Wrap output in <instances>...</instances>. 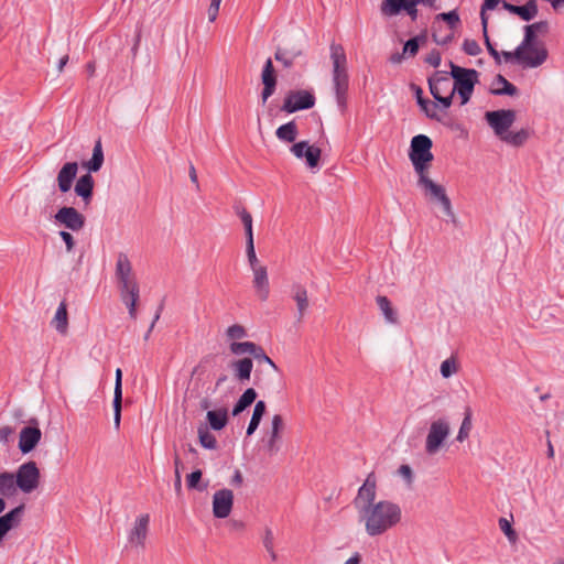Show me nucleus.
Here are the masks:
<instances>
[{
    "label": "nucleus",
    "instance_id": "obj_44",
    "mask_svg": "<svg viewBox=\"0 0 564 564\" xmlns=\"http://www.w3.org/2000/svg\"><path fill=\"white\" fill-rule=\"evenodd\" d=\"M473 424H471V411L470 409H466L465 416L463 419L462 425L459 427L458 434L456 436V440L458 442H464L466 438H468L469 433L471 431Z\"/></svg>",
    "mask_w": 564,
    "mask_h": 564
},
{
    "label": "nucleus",
    "instance_id": "obj_21",
    "mask_svg": "<svg viewBox=\"0 0 564 564\" xmlns=\"http://www.w3.org/2000/svg\"><path fill=\"white\" fill-rule=\"evenodd\" d=\"M253 273V288L256 290L257 296L261 301H267L270 294V286H269V279H268V271L264 265L257 267L252 269Z\"/></svg>",
    "mask_w": 564,
    "mask_h": 564
},
{
    "label": "nucleus",
    "instance_id": "obj_51",
    "mask_svg": "<svg viewBox=\"0 0 564 564\" xmlns=\"http://www.w3.org/2000/svg\"><path fill=\"white\" fill-rule=\"evenodd\" d=\"M246 251H247V258H248V262L251 267V270L257 267H262L257 258V254H256L254 240H251L250 242H246Z\"/></svg>",
    "mask_w": 564,
    "mask_h": 564
},
{
    "label": "nucleus",
    "instance_id": "obj_39",
    "mask_svg": "<svg viewBox=\"0 0 564 564\" xmlns=\"http://www.w3.org/2000/svg\"><path fill=\"white\" fill-rule=\"evenodd\" d=\"M199 444L206 449H216L217 448V440L216 437L208 431L206 426H199L197 430Z\"/></svg>",
    "mask_w": 564,
    "mask_h": 564
},
{
    "label": "nucleus",
    "instance_id": "obj_10",
    "mask_svg": "<svg viewBox=\"0 0 564 564\" xmlns=\"http://www.w3.org/2000/svg\"><path fill=\"white\" fill-rule=\"evenodd\" d=\"M15 486L23 492L30 494L37 488L40 484V470L35 462L22 464L15 475Z\"/></svg>",
    "mask_w": 564,
    "mask_h": 564
},
{
    "label": "nucleus",
    "instance_id": "obj_64",
    "mask_svg": "<svg viewBox=\"0 0 564 564\" xmlns=\"http://www.w3.org/2000/svg\"><path fill=\"white\" fill-rule=\"evenodd\" d=\"M221 0H212L210 6L208 8V19L210 22H214L218 15L219 7Z\"/></svg>",
    "mask_w": 564,
    "mask_h": 564
},
{
    "label": "nucleus",
    "instance_id": "obj_7",
    "mask_svg": "<svg viewBox=\"0 0 564 564\" xmlns=\"http://www.w3.org/2000/svg\"><path fill=\"white\" fill-rule=\"evenodd\" d=\"M115 275L121 294L140 292L139 283L133 273L131 261L126 253L120 252L116 261Z\"/></svg>",
    "mask_w": 564,
    "mask_h": 564
},
{
    "label": "nucleus",
    "instance_id": "obj_31",
    "mask_svg": "<svg viewBox=\"0 0 564 564\" xmlns=\"http://www.w3.org/2000/svg\"><path fill=\"white\" fill-rule=\"evenodd\" d=\"M422 95H423V90L420 87H415L416 101H417L419 106L421 107L422 111H424V113L429 118L440 120V117L437 113V110H438L437 104L423 98Z\"/></svg>",
    "mask_w": 564,
    "mask_h": 564
},
{
    "label": "nucleus",
    "instance_id": "obj_22",
    "mask_svg": "<svg viewBox=\"0 0 564 564\" xmlns=\"http://www.w3.org/2000/svg\"><path fill=\"white\" fill-rule=\"evenodd\" d=\"M502 8L508 12L520 17L523 21H531L538 14L536 0H529L524 6H514L502 1Z\"/></svg>",
    "mask_w": 564,
    "mask_h": 564
},
{
    "label": "nucleus",
    "instance_id": "obj_19",
    "mask_svg": "<svg viewBox=\"0 0 564 564\" xmlns=\"http://www.w3.org/2000/svg\"><path fill=\"white\" fill-rule=\"evenodd\" d=\"M42 432L37 426H25L21 430L19 436V449L23 454L33 451L41 441Z\"/></svg>",
    "mask_w": 564,
    "mask_h": 564
},
{
    "label": "nucleus",
    "instance_id": "obj_63",
    "mask_svg": "<svg viewBox=\"0 0 564 564\" xmlns=\"http://www.w3.org/2000/svg\"><path fill=\"white\" fill-rule=\"evenodd\" d=\"M59 237L65 242L66 251L72 252L75 247V240L74 237L68 231H59Z\"/></svg>",
    "mask_w": 564,
    "mask_h": 564
},
{
    "label": "nucleus",
    "instance_id": "obj_50",
    "mask_svg": "<svg viewBox=\"0 0 564 564\" xmlns=\"http://www.w3.org/2000/svg\"><path fill=\"white\" fill-rule=\"evenodd\" d=\"M253 358L258 360L259 362H265L268 364L273 370L278 371V366L275 362L265 354L264 349L257 345L254 348V351L252 354Z\"/></svg>",
    "mask_w": 564,
    "mask_h": 564
},
{
    "label": "nucleus",
    "instance_id": "obj_8",
    "mask_svg": "<svg viewBox=\"0 0 564 564\" xmlns=\"http://www.w3.org/2000/svg\"><path fill=\"white\" fill-rule=\"evenodd\" d=\"M451 433L449 423L445 419H438L431 423L426 440L425 452L429 455H435L442 447Z\"/></svg>",
    "mask_w": 564,
    "mask_h": 564
},
{
    "label": "nucleus",
    "instance_id": "obj_16",
    "mask_svg": "<svg viewBox=\"0 0 564 564\" xmlns=\"http://www.w3.org/2000/svg\"><path fill=\"white\" fill-rule=\"evenodd\" d=\"M291 152L297 158H305L308 167L314 169L318 165L322 151L321 149L310 145L307 141H300L294 143Z\"/></svg>",
    "mask_w": 564,
    "mask_h": 564
},
{
    "label": "nucleus",
    "instance_id": "obj_32",
    "mask_svg": "<svg viewBox=\"0 0 564 564\" xmlns=\"http://www.w3.org/2000/svg\"><path fill=\"white\" fill-rule=\"evenodd\" d=\"M299 134L297 126L294 121L286 122L282 126H280L276 131L275 135L280 141L283 142H294L296 137Z\"/></svg>",
    "mask_w": 564,
    "mask_h": 564
},
{
    "label": "nucleus",
    "instance_id": "obj_58",
    "mask_svg": "<svg viewBox=\"0 0 564 564\" xmlns=\"http://www.w3.org/2000/svg\"><path fill=\"white\" fill-rule=\"evenodd\" d=\"M202 479V470L197 469L187 475L186 484L189 489L198 488V482Z\"/></svg>",
    "mask_w": 564,
    "mask_h": 564
},
{
    "label": "nucleus",
    "instance_id": "obj_36",
    "mask_svg": "<svg viewBox=\"0 0 564 564\" xmlns=\"http://www.w3.org/2000/svg\"><path fill=\"white\" fill-rule=\"evenodd\" d=\"M405 4V0H382L380 12L386 18L398 15Z\"/></svg>",
    "mask_w": 564,
    "mask_h": 564
},
{
    "label": "nucleus",
    "instance_id": "obj_46",
    "mask_svg": "<svg viewBox=\"0 0 564 564\" xmlns=\"http://www.w3.org/2000/svg\"><path fill=\"white\" fill-rule=\"evenodd\" d=\"M425 40H426L425 35H419V36L412 37L409 41H406L404 44V47H403V55H409V56L416 55L419 47H420V43L425 42Z\"/></svg>",
    "mask_w": 564,
    "mask_h": 564
},
{
    "label": "nucleus",
    "instance_id": "obj_49",
    "mask_svg": "<svg viewBox=\"0 0 564 564\" xmlns=\"http://www.w3.org/2000/svg\"><path fill=\"white\" fill-rule=\"evenodd\" d=\"M435 20L436 21H438V20L445 21L449 26V31H453L458 25V23L460 21L459 15L456 12V10L440 13L436 15Z\"/></svg>",
    "mask_w": 564,
    "mask_h": 564
},
{
    "label": "nucleus",
    "instance_id": "obj_11",
    "mask_svg": "<svg viewBox=\"0 0 564 564\" xmlns=\"http://www.w3.org/2000/svg\"><path fill=\"white\" fill-rule=\"evenodd\" d=\"M315 96L308 90H290L283 101L281 110L286 113H293L300 110L313 108Z\"/></svg>",
    "mask_w": 564,
    "mask_h": 564
},
{
    "label": "nucleus",
    "instance_id": "obj_17",
    "mask_svg": "<svg viewBox=\"0 0 564 564\" xmlns=\"http://www.w3.org/2000/svg\"><path fill=\"white\" fill-rule=\"evenodd\" d=\"M261 80L263 84L261 99L262 104L264 105L267 100L274 94L276 87V75L271 58H268L263 65Z\"/></svg>",
    "mask_w": 564,
    "mask_h": 564
},
{
    "label": "nucleus",
    "instance_id": "obj_38",
    "mask_svg": "<svg viewBox=\"0 0 564 564\" xmlns=\"http://www.w3.org/2000/svg\"><path fill=\"white\" fill-rule=\"evenodd\" d=\"M17 486L14 475L10 473H0V495L11 496L15 492Z\"/></svg>",
    "mask_w": 564,
    "mask_h": 564
},
{
    "label": "nucleus",
    "instance_id": "obj_41",
    "mask_svg": "<svg viewBox=\"0 0 564 564\" xmlns=\"http://www.w3.org/2000/svg\"><path fill=\"white\" fill-rule=\"evenodd\" d=\"M257 344L252 341H232L229 345V350L231 354L240 356L245 354H249L252 356Z\"/></svg>",
    "mask_w": 564,
    "mask_h": 564
},
{
    "label": "nucleus",
    "instance_id": "obj_28",
    "mask_svg": "<svg viewBox=\"0 0 564 564\" xmlns=\"http://www.w3.org/2000/svg\"><path fill=\"white\" fill-rule=\"evenodd\" d=\"M490 93L496 96H516L518 94V88L502 75H497L492 82Z\"/></svg>",
    "mask_w": 564,
    "mask_h": 564
},
{
    "label": "nucleus",
    "instance_id": "obj_61",
    "mask_svg": "<svg viewBox=\"0 0 564 564\" xmlns=\"http://www.w3.org/2000/svg\"><path fill=\"white\" fill-rule=\"evenodd\" d=\"M274 58L275 61L282 63L286 68H290L294 62V58L286 56V53L280 48L275 52Z\"/></svg>",
    "mask_w": 564,
    "mask_h": 564
},
{
    "label": "nucleus",
    "instance_id": "obj_26",
    "mask_svg": "<svg viewBox=\"0 0 564 564\" xmlns=\"http://www.w3.org/2000/svg\"><path fill=\"white\" fill-rule=\"evenodd\" d=\"M230 368L232 369L235 377L240 382H246L250 380L251 372L253 369V362L250 358H241L238 360H234L230 364Z\"/></svg>",
    "mask_w": 564,
    "mask_h": 564
},
{
    "label": "nucleus",
    "instance_id": "obj_34",
    "mask_svg": "<svg viewBox=\"0 0 564 564\" xmlns=\"http://www.w3.org/2000/svg\"><path fill=\"white\" fill-rule=\"evenodd\" d=\"M376 302L383 314L386 321L390 324L398 323V314L391 305L390 300L384 295H379L376 299Z\"/></svg>",
    "mask_w": 564,
    "mask_h": 564
},
{
    "label": "nucleus",
    "instance_id": "obj_33",
    "mask_svg": "<svg viewBox=\"0 0 564 564\" xmlns=\"http://www.w3.org/2000/svg\"><path fill=\"white\" fill-rule=\"evenodd\" d=\"M104 163V152L100 139L96 141L93 150V156L88 162L83 165L88 169L89 172H98Z\"/></svg>",
    "mask_w": 564,
    "mask_h": 564
},
{
    "label": "nucleus",
    "instance_id": "obj_2",
    "mask_svg": "<svg viewBox=\"0 0 564 564\" xmlns=\"http://www.w3.org/2000/svg\"><path fill=\"white\" fill-rule=\"evenodd\" d=\"M546 31L547 23L544 21L524 26V37L520 44L524 45L521 58V66L523 68H535L546 61L547 51L536 39L538 33H544Z\"/></svg>",
    "mask_w": 564,
    "mask_h": 564
},
{
    "label": "nucleus",
    "instance_id": "obj_54",
    "mask_svg": "<svg viewBox=\"0 0 564 564\" xmlns=\"http://www.w3.org/2000/svg\"><path fill=\"white\" fill-rule=\"evenodd\" d=\"M499 528L509 539V541L514 542L517 540V533L512 529L511 523L506 518L499 519Z\"/></svg>",
    "mask_w": 564,
    "mask_h": 564
},
{
    "label": "nucleus",
    "instance_id": "obj_6",
    "mask_svg": "<svg viewBox=\"0 0 564 564\" xmlns=\"http://www.w3.org/2000/svg\"><path fill=\"white\" fill-rule=\"evenodd\" d=\"M432 140L425 134H417L412 138L409 158L417 175L426 173L430 163L433 161Z\"/></svg>",
    "mask_w": 564,
    "mask_h": 564
},
{
    "label": "nucleus",
    "instance_id": "obj_30",
    "mask_svg": "<svg viewBox=\"0 0 564 564\" xmlns=\"http://www.w3.org/2000/svg\"><path fill=\"white\" fill-rule=\"evenodd\" d=\"M52 325L55 327V329L62 334L65 335L67 333L68 328V315H67V305L66 302L63 301L59 303L55 316L52 321Z\"/></svg>",
    "mask_w": 564,
    "mask_h": 564
},
{
    "label": "nucleus",
    "instance_id": "obj_60",
    "mask_svg": "<svg viewBox=\"0 0 564 564\" xmlns=\"http://www.w3.org/2000/svg\"><path fill=\"white\" fill-rule=\"evenodd\" d=\"M441 61V53L437 50H432L425 57V63L435 68L440 66Z\"/></svg>",
    "mask_w": 564,
    "mask_h": 564
},
{
    "label": "nucleus",
    "instance_id": "obj_42",
    "mask_svg": "<svg viewBox=\"0 0 564 564\" xmlns=\"http://www.w3.org/2000/svg\"><path fill=\"white\" fill-rule=\"evenodd\" d=\"M237 214L245 227L246 242H250L253 240L252 216L246 208L237 209Z\"/></svg>",
    "mask_w": 564,
    "mask_h": 564
},
{
    "label": "nucleus",
    "instance_id": "obj_62",
    "mask_svg": "<svg viewBox=\"0 0 564 564\" xmlns=\"http://www.w3.org/2000/svg\"><path fill=\"white\" fill-rule=\"evenodd\" d=\"M262 542L267 551H271V549L274 546V536L270 528H265Z\"/></svg>",
    "mask_w": 564,
    "mask_h": 564
},
{
    "label": "nucleus",
    "instance_id": "obj_4",
    "mask_svg": "<svg viewBox=\"0 0 564 564\" xmlns=\"http://www.w3.org/2000/svg\"><path fill=\"white\" fill-rule=\"evenodd\" d=\"M417 185L422 189L424 196L433 204H440L443 213L453 223L456 221V216L452 207L449 197L443 185L432 181L426 173L419 175Z\"/></svg>",
    "mask_w": 564,
    "mask_h": 564
},
{
    "label": "nucleus",
    "instance_id": "obj_37",
    "mask_svg": "<svg viewBox=\"0 0 564 564\" xmlns=\"http://www.w3.org/2000/svg\"><path fill=\"white\" fill-rule=\"evenodd\" d=\"M265 410H267V405H265L264 401H258L256 403L251 420H250L248 429H247V435H252L256 432V430L259 427V424L262 420V416L265 413Z\"/></svg>",
    "mask_w": 564,
    "mask_h": 564
},
{
    "label": "nucleus",
    "instance_id": "obj_15",
    "mask_svg": "<svg viewBox=\"0 0 564 564\" xmlns=\"http://www.w3.org/2000/svg\"><path fill=\"white\" fill-rule=\"evenodd\" d=\"M234 494L229 489H220L213 496V513L216 518H227L232 509Z\"/></svg>",
    "mask_w": 564,
    "mask_h": 564
},
{
    "label": "nucleus",
    "instance_id": "obj_52",
    "mask_svg": "<svg viewBox=\"0 0 564 564\" xmlns=\"http://www.w3.org/2000/svg\"><path fill=\"white\" fill-rule=\"evenodd\" d=\"M432 36H433V40L438 44V45H445L447 43H449L453 37H454V32L453 31H449L448 33L444 34L441 33L440 30L436 29L435 24L433 25V33H432Z\"/></svg>",
    "mask_w": 564,
    "mask_h": 564
},
{
    "label": "nucleus",
    "instance_id": "obj_48",
    "mask_svg": "<svg viewBox=\"0 0 564 564\" xmlns=\"http://www.w3.org/2000/svg\"><path fill=\"white\" fill-rule=\"evenodd\" d=\"M500 0H484V3L481 4L480 9V20L482 25V33H486V29L488 26V17L486 14V11L494 10Z\"/></svg>",
    "mask_w": 564,
    "mask_h": 564
},
{
    "label": "nucleus",
    "instance_id": "obj_1",
    "mask_svg": "<svg viewBox=\"0 0 564 564\" xmlns=\"http://www.w3.org/2000/svg\"><path fill=\"white\" fill-rule=\"evenodd\" d=\"M369 536L382 535L402 520L400 505L391 500H379L358 517Z\"/></svg>",
    "mask_w": 564,
    "mask_h": 564
},
{
    "label": "nucleus",
    "instance_id": "obj_40",
    "mask_svg": "<svg viewBox=\"0 0 564 564\" xmlns=\"http://www.w3.org/2000/svg\"><path fill=\"white\" fill-rule=\"evenodd\" d=\"M529 138V132L525 129H521L517 132L508 131L505 137H502L503 142L511 144L513 147L522 145Z\"/></svg>",
    "mask_w": 564,
    "mask_h": 564
},
{
    "label": "nucleus",
    "instance_id": "obj_9",
    "mask_svg": "<svg viewBox=\"0 0 564 564\" xmlns=\"http://www.w3.org/2000/svg\"><path fill=\"white\" fill-rule=\"evenodd\" d=\"M377 496V479L375 473H370L364 484L359 487L357 496L352 500V505L357 510L358 517L376 505Z\"/></svg>",
    "mask_w": 564,
    "mask_h": 564
},
{
    "label": "nucleus",
    "instance_id": "obj_23",
    "mask_svg": "<svg viewBox=\"0 0 564 564\" xmlns=\"http://www.w3.org/2000/svg\"><path fill=\"white\" fill-rule=\"evenodd\" d=\"M78 165L76 162H68L63 165L57 174V184L62 193H67L76 178Z\"/></svg>",
    "mask_w": 564,
    "mask_h": 564
},
{
    "label": "nucleus",
    "instance_id": "obj_57",
    "mask_svg": "<svg viewBox=\"0 0 564 564\" xmlns=\"http://www.w3.org/2000/svg\"><path fill=\"white\" fill-rule=\"evenodd\" d=\"M174 466H175V479H174V487L177 492L182 489V476H181V466L182 462L178 455H175L174 457Z\"/></svg>",
    "mask_w": 564,
    "mask_h": 564
},
{
    "label": "nucleus",
    "instance_id": "obj_27",
    "mask_svg": "<svg viewBox=\"0 0 564 564\" xmlns=\"http://www.w3.org/2000/svg\"><path fill=\"white\" fill-rule=\"evenodd\" d=\"M94 178L88 173L80 176L75 185V193L83 198L85 204H89L93 197Z\"/></svg>",
    "mask_w": 564,
    "mask_h": 564
},
{
    "label": "nucleus",
    "instance_id": "obj_55",
    "mask_svg": "<svg viewBox=\"0 0 564 564\" xmlns=\"http://www.w3.org/2000/svg\"><path fill=\"white\" fill-rule=\"evenodd\" d=\"M463 51L467 55H470V56H476V55H478L481 52L480 46L477 43V41L470 40V39H466L464 41V43H463Z\"/></svg>",
    "mask_w": 564,
    "mask_h": 564
},
{
    "label": "nucleus",
    "instance_id": "obj_12",
    "mask_svg": "<svg viewBox=\"0 0 564 564\" xmlns=\"http://www.w3.org/2000/svg\"><path fill=\"white\" fill-rule=\"evenodd\" d=\"M485 118L488 124L492 128L495 134L502 140V137L507 134L510 127L516 121V111L511 109L487 111Z\"/></svg>",
    "mask_w": 564,
    "mask_h": 564
},
{
    "label": "nucleus",
    "instance_id": "obj_13",
    "mask_svg": "<svg viewBox=\"0 0 564 564\" xmlns=\"http://www.w3.org/2000/svg\"><path fill=\"white\" fill-rule=\"evenodd\" d=\"M57 224L63 225L72 231H79L85 226V216L80 214L75 207H62L54 215Z\"/></svg>",
    "mask_w": 564,
    "mask_h": 564
},
{
    "label": "nucleus",
    "instance_id": "obj_5",
    "mask_svg": "<svg viewBox=\"0 0 564 564\" xmlns=\"http://www.w3.org/2000/svg\"><path fill=\"white\" fill-rule=\"evenodd\" d=\"M451 75L454 78L452 90L457 93L460 104L465 105L469 101L475 85L478 83V72L471 68H464L449 62Z\"/></svg>",
    "mask_w": 564,
    "mask_h": 564
},
{
    "label": "nucleus",
    "instance_id": "obj_20",
    "mask_svg": "<svg viewBox=\"0 0 564 564\" xmlns=\"http://www.w3.org/2000/svg\"><path fill=\"white\" fill-rule=\"evenodd\" d=\"M24 512V505H20L0 517V542L8 534L9 531L17 528L21 522V517Z\"/></svg>",
    "mask_w": 564,
    "mask_h": 564
},
{
    "label": "nucleus",
    "instance_id": "obj_43",
    "mask_svg": "<svg viewBox=\"0 0 564 564\" xmlns=\"http://www.w3.org/2000/svg\"><path fill=\"white\" fill-rule=\"evenodd\" d=\"M140 292H132V293H126L121 294L120 297L122 302L127 305L129 315L131 318H137V304L139 301Z\"/></svg>",
    "mask_w": 564,
    "mask_h": 564
},
{
    "label": "nucleus",
    "instance_id": "obj_56",
    "mask_svg": "<svg viewBox=\"0 0 564 564\" xmlns=\"http://www.w3.org/2000/svg\"><path fill=\"white\" fill-rule=\"evenodd\" d=\"M421 4V1L416 0H405V4L402 10H404L411 18L412 21H415L417 19V8L416 6Z\"/></svg>",
    "mask_w": 564,
    "mask_h": 564
},
{
    "label": "nucleus",
    "instance_id": "obj_25",
    "mask_svg": "<svg viewBox=\"0 0 564 564\" xmlns=\"http://www.w3.org/2000/svg\"><path fill=\"white\" fill-rule=\"evenodd\" d=\"M292 299L296 303L297 319L301 321L310 306L307 291L305 286H303L302 284H293Z\"/></svg>",
    "mask_w": 564,
    "mask_h": 564
},
{
    "label": "nucleus",
    "instance_id": "obj_35",
    "mask_svg": "<svg viewBox=\"0 0 564 564\" xmlns=\"http://www.w3.org/2000/svg\"><path fill=\"white\" fill-rule=\"evenodd\" d=\"M257 399V392L252 388H248L241 397L238 399L237 403L232 409V415L237 416L242 411H245L249 405H251Z\"/></svg>",
    "mask_w": 564,
    "mask_h": 564
},
{
    "label": "nucleus",
    "instance_id": "obj_14",
    "mask_svg": "<svg viewBox=\"0 0 564 564\" xmlns=\"http://www.w3.org/2000/svg\"><path fill=\"white\" fill-rule=\"evenodd\" d=\"M284 422L280 414H274L271 421V431L265 441V451L270 456L279 453L282 446V432Z\"/></svg>",
    "mask_w": 564,
    "mask_h": 564
},
{
    "label": "nucleus",
    "instance_id": "obj_59",
    "mask_svg": "<svg viewBox=\"0 0 564 564\" xmlns=\"http://www.w3.org/2000/svg\"><path fill=\"white\" fill-rule=\"evenodd\" d=\"M121 403L122 398H113V422L117 429L120 426Z\"/></svg>",
    "mask_w": 564,
    "mask_h": 564
},
{
    "label": "nucleus",
    "instance_id": "obj_24",
    "mask_svg": "<svg viewBox=\"0 0 564 564\" xmlns=\"http://www.w3.org/2000/svg\"><path fill=\"white\" fill-rule=\"evenodd\" d=\"M429 86L431 95L436 98L442 96L444 93L451 91V79L446 75H441V73H435L434 76L429 78Z\"/></svg>",
    "mask_w": 564,
    "mask_h": 564
},
{
    "label": "nucleus",
    "instance_id": "obj_29",
    "mask_svg": "<svg viewBox=\"0 0 564 564\" xmlns=\"http://www.w3.org/2000/svg\"><path fill=\"white\" fill-rule=\"evenodd\" d=\"M206 419L213 430L220 431L228 423V410L226 408H220L207 411Z\"/></svg>",
    "mask_w": 564,
    "mask_h": 564
},
{
    "label": "nucleus",
    "instance_id": "obj_3",
    "mask_svg": "<svg viewBox=\"0 0 564 564\" xmlns=\"http://www.w3.org/2000/svg\"><path fill=\"white\" fill-rule=\"evenodd\" d=\"M330 58L333 62V84L336 94V100L341 109L346 108L348 90L347 57L344 47L340 44H330Z\"/></svg>",
    "mask_w": 564,
    "mask_h": 564
},
{
    "label": "nucleus",
    "instance_id": "obj_53",
    "mask_svg": "<svg viewBox=\"0 0 564 564\" xmlns=\"http://www.w3.org/2000/svg\"><path fill=\"white\" fill-rule=\"evenodd\" d=\"M524 45H519L513 52L503 51L501 55L506 62H516L521 66L522 51Z\"/></svg>",
    "mask_w": 564,
    "mask_h": 564
},
{
    "label": "nucleus",
    "instance_id": "obj_45",
    "mask_svg": "<svg viewBox=\"0 0 564 564\" xmlns=\"http://www.w3.org/2000/svg\"><path fill=\"white\" fill-rule=\"evenodd\" d=\"M247 329L240 324H234L226 329V337L228 340L238 341L247 337Z\"/></svg>",
    "mask_w": 564,
    "mask_h": 564
},
{
    "label": "nucleus",
    "instance_id": "obj_18",
    "mask_svg": "<svg viewBox=\"0 0 564 564\" xmlns=\"http://www.w3.org/2000/svg\"><path fill=\"white\" fill-rule=\"evenodd\" d=\"M150 517L149 514H142L137 518L133 528L129 532L128 541L130 544L137 547H144L148 530H149Z\"/></svg>",
    "mask_w": 564,
    "mask_h": 564
},
{
    "label": "nucleus",
    "instance_id": "obj_47",
    "mask_svg": "<svg viewBox=\"0 0 564 564\" xmlns=\"http://www.w3.org/2000/svg\"><path fill=\"white\" fill-rule=\"evenodd\" d=\"M443 378H449L458 371V365L454 357L445 359L440 368Z\"/></svg>",
    "mask_w": 564,
    "mask_h": 564
}]
</instances>
